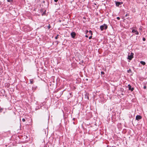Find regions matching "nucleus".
Returning a JSON list of instances; mask_svg holds the SVG:
<instances>
[{
  "label": "nucleus",
  "mask_w": 147,
  "mask_h": 147,
  "mask_svg": "<svg viewBox=\"0 0 147 147\" xmlns=\"http://www.w3.org/2000/svg\"><path fill=\"white\" fill-rule=\"evenodd\" d=\"M100 28L101 30L102 31L104 29H106L107 28V26L106 24H104L103 25L101 26H100Z\"/></svg>",
  "instance_id": "1"
},
{
  "label": "nucleus",
  "mask_w": 147,
  "mask_h": 147,
  "mask_svg": "<svg viewBox=\"0 0 147 147\" xmlns=\"http://www.w3.org/2000/svg\"><path fill=\"white\" fill-rule=\"evenodd\" d=\"M133 57L134 54L133 53H131L130 55H129V54L128 55L127 59L130 60H131L132 59V58H133Z\"/></svg>",
  "instance_id": "2"
},
{
  "label": "nucleus",
  "mask_w": 147,
  "mask_h": 147,
  "mask_svg": "<svg viewBox=\"0 0 147 147\" xmlns=\"http://www.w3.org/2000/svg\"><path fill=\"white\" fill-rule=\"evenodd\" d=\"M128 88L129 90H131V91H133L134 90V88L132 87L129 84L128 85Z\"/></svg>",
  "instance_id": "3"
},
{
  "label": "nucleus",
  "mask_w": 147,
  "mask_h": 147,
  "mask_svg": "<svg viewBox=\"0 0 147 147\" xmlns=\"http://www.w3.org/2000/svg\"><path fill=\"white\" fill-rule=\"evenodd\" d=\"M132 33H135V34L138 35L139 34L138 32L135 29H133L132 31Z\"/></svg>",
  "instance_id": "4"
},
{
  "label": "nucleus",
  "mask_w": 147,
  "mask_h": 147,
  "mask_svg": "<svg viewBox=\"0 0 147 147\" xmlns=\"http://www.w3.org/2000/svg\"><path fill=\"white\" fill-rule=\"evenodd\" d=\"M142 117L140 115H137L136 117V119L137 120H139L142 119Z\"/></svg>",
  "instance_id": "5"
},
{
  "label": "nucleus",
  "mask_w": 147,
  "mask_h": 147,
  "mask_svg": "<svg viewBox=\"0 0 147 147\" xmlns=\"http://www.w3.org/2000/svg\"><path fill=\"white\" fill-rule=\"evenodd\" d=\"M76 34L75 33V32H72L71 33V36L73 38H74L75 37V36Z\"/></svg>",
  "instance_id": "6"
},
{
  "label": "nucleus",
  "mask_w": 147,
  "mask_h": 147,
  "mask_svg": "<svg viewBox=\"0 0 147 147\" xmlns=\"http://www.w3.org/2000/svg\"><path fill=\"white\" fill-rule=\"evenodd\" d=\"M122 3L120 2H116V5L117 6H119V5L122 4Z\"/></svg>",
  "instance_id": "7"
},
{
  "label": "nucleus",
  "mask_w": 147,
  "mask_h": 147,
  "mask_svg": "<svg viewBox=\"0 0 147 147\" xmlns=\"http://www.w3.org/2000/svg\"><path fill=\"white\" fill-rule=\"evenodd\" d=\"M140 63L143 65H144L146 64L145 62L142 61H141Z\"/></svg>",
  "instance_id": "8"
},
{
  "label": "nucleus",
  "mask_w": 147,
  "mask_h": 147,
  "mask_svg": "<svg viewBox=\"0 0 147 147\" xmlns=\"http://www.w3.org/2000/svg\"><path fill=\"white\" fill-rule=\"evenodd\" d=\"M30 82L31 84H33V80L32 79H30Z\"/></svg>",
  "instance_id": "9"
},
{
  "label": "nucleus",
  "mask_w": 147,
  "mask_h": 147,
  "mask_svg": "<svg viewBox=\"0 0 147 147\" xmlns=\"http://www.w3.org/2000/svg\"><path fill=\"white\" fill-rule=\"evenodd\" d=\"M89 34H90V35H92V33L91 31L90 30L89 31Z\"/></svg>",
  "instance_id": "10"
},
{
  "label": "nucleus",
  "mask_w": 147,
  "mask_h": 147,
  "mask_svg": "<svg viewBox=\"0 0 147 147\" xmlns=\"http://www.w3.org/2000/svg\"><path fill=\"white\" fill-rule=\"evenodd\" d=\"M90 36L89 37V39H91L92 38V35H90Z\"/></svg>",
  "instance_id": "11"
},
{
  "label": "nucleus",
  "mask_w": 147,
  "mask_h": 147,
  "mask_svg": "<svg viewBox=\"0 0 147 147\" xmlns=\"http://www.w3.org/2000/svg\"><path fill=\"white\" fill-rule=\"evenodd\" d=\"M7 1L8 2H11L13 0H7Z\"/></svg>",
  "instance_id": "12"
},
{
  "label": "nucleus",
  "mask_w": 147,
  "mask_h": 147,
  "mask_svg": "<svg viewBox=\"0 0 147 147\" xmlns=\"http://www.w3.org/2000/svg\"><path fill=\"white\" fill-rule=\"evenodd\" d=\"M131 70L130 69H129V70H127V72H128V73H129L130 72H131Z\"/></svg>",
  "instance_id": "13"
},
{
  "label": "nucleus",
  "mask_w": 147,
  "mask_h": 147,
  "mask_svg": "<svg viewBox=\"0 0 147 147\" xmlns=\"http://www.w3.org/2000/svg\"><path fill=\"white\" fill-rule=\"evenodd\" d=\"M22 121L23 122H24L25 121V119L24 118H23L22 119Z\"/></svg>",
  "instance_id": "14"
},
{
  "label": "nucleus",
  "mask_w": 147,
  "mask_h": 147,
  "mask_svg": "<svg viewBox=\"0 0 147 147\" xmlns=\"http://www.w3.org/2000/svg\"><path fill=\"white\" fill-rule=\"evenodd\" d=\"M146 86H144V89H146Z\"/></svg>",
  "instance_id": "15"
},
{
  "label": "nucleus",
  "mask_w": 147,
  "mask_h": 147,
  "mask_svg": "<svg viewBox=\"0 0 147 147\" xmlns=\"http://www.w3.org/2000/svg\"><path fill=\"white\" fill-rule=\"evenodd\" d=\"M143 41H145L146 40V39H145V38H143Z\"/></svg>",
  "instance_id": "16"
},
{
  "label": "nucleus",
  "mask_w": 147,
  "mask_h": 147,
  "mask_svg": "<svg viewBox=\"0 0 147 147\" xmlns=\"http://www.w3.org/2000/svg\"><path fill=\"white\" fill-rule=\"evenodd\" d=\"M101 74H104V73L103 71H101Z\"/></svg>",
  "instance_id": "17"
},
{
  "label": "nucleus",
  "mask_w": 147,
  "mask_h": 147,
  "mask_svg": "<svg viewBox=\"0 0 147 147\" xmlns=\"http://www.w3.org/2000/svg\"><path fill=\"white\" fill-rule=\"evenodd\" d=\"M117 19H118V20H119L120 19V18L119 17H117Z\"/></svg>",
  "instance_id": "18"
},
{
  "label": "nucleus",
  "mask_w": 147,
  "mask_h": 147,
  "mask_svg": "<svg viewBox=\"0 0 147 147\" xmlns=\"http://www.w3.org/2000/svg\"><path fill=\"white\" fill-rule=\"evenodd\" d=\"M58 38V35L55 37V39H57Z\"/></svg>",
  "instance_id": "19"
},
{
  "label": "nucleus",
  "mask_w": 147,
  "mask_h": 147,
  "mask_svg": "<svg viewBox=\"0 0 147 147\" xmlns=\"http://www.w3.org/2000/svg\"><path fill=\"white\" fill-rule=\"evenodd\" d=\"M88 35H89V34H88V35H86L85 36H86V37L88 38Z\"/></svg>",
  "instance_id": "20"
},
{
  "label": "nucleus",
  "mask_w": 147,
  "mask_h": 147,
  "mask_svg": "<svg viewBox=\"0 0 147 147\" xmlns=\"http://www.w3.org/2000/svg\"><path fill=\"white\" fill-rule=\"evenodd\" d=\"M58 0H54V1L55 2H57L58 1Z\"/></svg>",
  "instance_id": "21"
},
{
  "label": "nucleus",
  "mask_w": 147,
  "mask_h": 147,
  "mask_svg": "<svg viewBox=\"0 0 147 147\" xmlns=\"http://www.w3.org/2000/svg\"><path fill=\"white\" fill-rule=\"evenodd\" d=\"M88 30H86V33H88Z\"/></svg>",
  "instance_id": "22"
},
{
  "label": "nucleus",
  "mask_w": 147,
  "mask_h": 147,
  "mask_svg": "<svg viewBox=\"0 0 147 147\" xmlns=\"http://www.w3.org/2000/svg\"><path fill=\"white\" fill-rule=\"evenodd\" d=\"M50 28V26H49V29Z\"/></svg>",
  "instance_id": "23"
}]
</instances>
